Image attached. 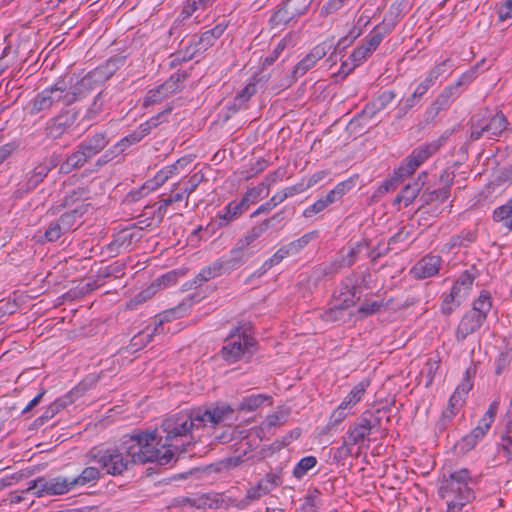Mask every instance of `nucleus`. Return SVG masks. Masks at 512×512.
<instances>
[{
	"instance_id": "1",
	"label": "nucleus",
	"mask_w": 512,
	"mask_h": 512,
	"mask_svg": "<svg viewBox=\"0 0 512 512\" xmlns=\"http://www.w3.org/2000/svg\"><path fill=\"white\" fill-rule=\"evenodd\" d=\"M154 432H136L125 435L120 444L107 449L91 452L92 459L110 475H122L135 463L155 462L167 465L171 462L169 450H159L155 447Z\"/></svg>"
},
{
	"instance_id": "2",
	"label": "nucleus",
	"mask_w": 512,
	"mask_h": 512,
	"mask_svg": "<svg viewBox=\"0 0 512 512\" xmlns=\"http://www.w3.org/2000/svg\"><path fill=\"white\" fill-rule=\"evenodd\" d=\"M233 413L229 405H211L200 407L191 412H181L165 419L162 423L166 433L165 442L160 445L161 439L156 436L155 447L159 450H169L171 460L175 453H183L193 443V429L200 427H215L227 420ZM152 432L157 435L156 431Z\"/></svg>"
},
{
	"instance_id": "3",
	"label": "nucleus",
	"mask_w": 512,
	"mask_h": 512,
	"mask_svg": "<svg viewBox=\"0 0 512 512\" xmlns=\"http://www.w3.org/2000/svg\"><path fill=\"white\" fill-rule=\"evenodd\" d=\"M105 79L104 73L100 69H95L77 81L76 84L68 86L64 79L58 80L48 91L52 106H69L74 103L78 97L95 88L96 84Z\"/></svg>"
},
{
	"instance_id": "4",
	"label": "nucleus",
	"mask_w": 512,
	"mask_h": 512,
	"mask_svg": "<svg viewBox=\"0 0 512 512\" xmlns=\"http://www.w3.org/2000/svg\"><path fill=\"white\" fill-rule=\"evenodd\" d=\"M475 478L466 468L443 474L439 493L443 499L451 500L452 505H466L475 498Z\"/></svg>"
},
{
	"instance_id": "5",
	"label": "nucleus",
	"mask_w": 512,
	"mask_h": 512,
	"mask_svg": "<svg viewBox=\"0 0 512 512\" xmlns=\"http://www.w3.org/2000/svg\"><path fill=\"white\" fill-rule=\"evenodd\" d=\"M368 247L369 242L366 239L350 242L339 250L334 260L329 263L319 264L315 267L314 274H316L318 278L335 275L342 268L352 266L357 261L360 253Z\"/></svg>"
},
{
	"instance_id": "6",
	"label": "nucleus",
	"mask_w": 512,
	"mask_h": 512,
	"mask_svg": "<svg viewBox=\"0 0 512 512\" xmlns=\"http://www.w3.org/2000/svg\"><path fill=\"white\" fill-rule=\"evenodd\" d=\"M255 339L244 327L235 328L225 339L221 355L228 363H235L251 355Z\"/></svg>"
},
{
	"instance_id": "7",
	"label": "nucleus",
	"mask_w": 512,
	"mask_h": 512,
	"mask_svg": "<svg viewBox=\"0 0 512 512\" xmlns=\"http://www.w3.org/2000/svg\"><path fill=\"white\" fill-rule=\"evenodd\" d=\"M72 477L57 476L54 478L39 477L29 482L26 491H33V494L41 498L46 495H62L74 490Z\"/></svg>"
},
{
	"instance_id": "8",
	"label": "nucleus",
	"mask_w": 512,
	"mask_h": 512,
	"mask_svg": "<svg viewBox=\"0 0 512 512\" xmlns=\"http://www.w3.org/2000/svg\"><path fill=\"white\" fill-rule=\"evenodd\" d=\"M440 146L441 143L438 140L415 148L398 168L397 173L399 176L406 177L413 174L420 165L439 150Z\"/></svg>"
},
{
	"instance_id": "9",
	"label": "nucleus",
	"mask_w": 512,
	"mask_h": 512,
	"mask_svg": "<svg viewBox=\"0 0 512 512\" xmlns=\"http://www.w3.org/2000/svg\"><path fill=\"white\" fill-rule=\"evenodd\" d=\"M311 5V0H285L272 14L270 23L274 27L287 24L291 20L304 15Z\"/></svg>"
},
{
	"instance_id": "10",
	"label": "nucleus",
	"mask_w": 512,
	"mask_h": 512,
	"mask_svg": "<svg viewBox=\"0 0 512 512\" xmlns=\"http://www.w3.org/2000/svg\"><path fill=\"white\" fill-rule=\"evenodd\" d=\"M170 111L171 109H166L158 115L153 116L146 122L140 124L138 128L135 129L132 133L121 139L117 143L116 148L122 152L129 146L140 142L145 136L150 134L152 129L156 128L160 123L166 121V117Z\"/></svg>"
},
{
	"instance_id": "11",
	"label": "nucleus",
	"mask_w": 512,
	"mask_h": 512,
	"mask_svg": "<svg viewBox=\"0 0 512 512\" xmlns=\"http://www.w3.org/2000/svg\"><path fill=\"white\" fill-rule=\"evenodd\" d=\"M384 39V33L378 27L374 28L351 53L349 59L354 67L365 62L378 48Z\"/></svg>"
},
{
	"instance_id": "12",
	"label": "nucleus",
	"mask_w": 512,
	"mask_h": 512,
	"mask_svg": "<svg viewBox=\"0 0 512 512\" xmlns=\"http://www.w3.org/2000/svg\"><path fill=\"white\" fill-rule=\"evenodd\" d=\"M184 78H185L184 75L176 73V74H173L163 84L159 85L158 87H156L154 89H150L146 93V95L143 99V106L149 107V106L155 105L157 103H160L165 98H167L170 95L179 91L180 90L179 82L183 81Z\"/></svg>"
},
{
	"instance_id": "13",
	"label": "nucleus",
	"mask_w": 512,
	"mask_h": 512,
	"mask_svg": "<svg viewBox=\"0 0 512 512\" xmlns=\"http://www.w3.org/2000/svg\"><path fill=\"white\" fill-rule=\"evenodd\" d=\"M332 44L328 42H321L314 46L308 54H306L294 67L292 71V76L294 79H298L304 76L309 70L314 68L316 64L323 59Z\"/></svg>"
},
{
	"instance_id": "14",
	"label": "nucleus",
	"mask_w": 512,
	"mask_h": 512,
	"mask_svg": "<svg viewBox=\"0 0 512 512\" xmlns=\"http://www.w3.org/2000/svg\"><path fill=\"white\" fill-rule=\"evenodd\" d=\"M355 295L347 289L341 292L339 297L331 304V306L322 314V319L326 322H337L343 320L346 311L354 306Z\"/></svg>"
},
{
	"instance_id": "15",
	"label": "nucleus",
	"mask_w": 512,
	"mask_h": 512,
	"mask_svg": "<svg viewBox=\"0 0 512 512\" xmlns=\"http://www.w3.org/2000/svg\"><path fill=\"white\" fill-rule=\"evenodd\" d=\"M178 309L179 308L173 309L169 312H166L163 316V319H160L158 322L155 321L153 327L148 326L144 330L139 332L137 335H135L131 339L132 349H134L136 351V350H139V349L145 347L148 343H150L152 341V338L154 335L164 332L163 322L169 321L170 316H174V314H176V311Z\"/></svg>"
},
{
	"instance_id": "16",
	"label": "nucleus",
	"mask_w": 512,
	"mask_h": 512,
	"mask_svg": "<svg viewBox=\"0 0 512 512\" xmlns=\"http://www.w3.org/2000/svg\"><path fill=\"white\" fill-rule=\"evenodd\" d=\"M441 257L428 254L420 259L411 269V274L416 279H425L435 276L441 266Z\"/></svg>"
},
{
	"instance_id": "17",
	"label": "nucleus",
	"mask_w": 512,
	"mask_h": 512,
	"mask_svg": "<svg viewBox=\"0 0 512 512\" xmlns=\"http://www.w3.org/2000/svg\"><path fill=\"white\" fill-rule=\"evenodd\" d=\"M485 321L486 319L482 316H479V314H476L475 311H467L458 324L456 330V339L458 341H463L470 334H473L479 330Z\"/></svg>"
},
{
	"instance_id": "18",
	"label": "nucleus",
	"mask_w": 512,
	"mask_h": 512,
	"mask_svg": "<svg viewBox=\"0 0 512 512\" xmlns=\"http://www.w3.org/2000/svg\"><path fill=\"white\" fill-rule=\"evenodd\" d=\"M372 421V413L369 411L364 412L360 418L349 429V441L351 444H361L366 437L370 434L371 429L374 427Z\"/></svg>"
},
{
	"instance_id": "19",
	"label": "nucleus",
	"mask_w": 512,
	"mask_h": 512,
	"mask_svg": "<svg viewBox=\"0 0 512 512\" xmlns=\"http://www.w3.org/2000/svg\"><path fill=\"white\" fill-rule=\"evenodd\" d=\"M250 255L251 254L247 251V248L242 247L241 243L237 242L236 247L233 248L228 255L219 258L218 261L226 273L241 267L246 263Z\"/></svg>"
},
{
	"instance_id": "20",
	"label": "nucleus",
	"mask_w": 512,
	"mask_h": 512,
	"mask_svg": "<svg viewBox=\"0 0 512 512\" xmlns=\"http://www.w3.org/2000/svg\"><path fill=\"white\" fill-rule=\"evenodd\" d=\"M89 207L90 204L88 203H80L73 210L62 214L58 219L61 228L65 232L74 230L82 223L81 218L88 211Z\"/></svg>"
},
{
	"instance_id": "21",
	"label": "nucleus",
	"mask_w": 512,
	"mask_h": 512,
	"mask_svg": "<svg viewBox=\"0 0 512 512\" xmlns=\"http://www.w3.org/2000/svg\"><path fill=\"white\" fill-rule=\"evenodd\" d=\"M168 176L164 173L163 169L157 172L153 179L147 180L139 189L131 191L128 195L131 201H138L142 197L148 195L150 192L162 186L167 180Z\"/></svg>"
},
{
	"instance_id": "22",
	"label": "nucleus",
	"mask_w": 512,
	"mask_h": 512,
	"mask_svg": "<svg viewBox=\"0 0 512 512\" xmlns=\"http://www.w3.org/2000/svg\"><path fill=\"white\" fill-rule=\"evenodd\" d=\"M461 83H457L454 86L446 88L432 103L427 113L435 117L441 110L448 108L451 102L458 96L459 87Z\"/></svg>"
},
{
	"instance_id": "23",
	"label": "nucleus",
	"mask_w": 512,
	"mask_h": 512,
	"mask_svg": "<svg viewBox=\"0 0 512 512\" xmlns=\"http://www.w3.org/2000/svg\"><path fill=\"white\" fill-rule=\"evenodd\" d=\"M109 143L107 136L104 133H96L87 137L79 144V147L85 152L86 156L91 159L99 154Z\"/></svg>"
},
{
	"instance_id": "24",
	"label": "nucleus",
	"mask_w": 512,
	"mask_h": 512,
	"mask_svg": "<svg viewBox=\"0 0 512 512\" xmlns=\"http://www.w3.org/2000/svg\"><path fill=\"white\" fill-rule=\"evenodd\" d=\"M426 177L427 174L423 172L419 175L417 181L411 184H407L398 194V196L395 199V202L404 203L405 207L410 205L418 196Z\"/></svg>"
},
{
	"instance_id": "25",
	"label": "nucleus",
	"mask_w": 512,
	"mask_h": 512,
	"mask_svg": "<svg viewBox=\"0 0 512 512\" xmlns=\"http://www.w3.org/2000/svg\"><path fill=\"white\" fill-rule=\"evenodd\" d=\"M474 280L475 276L470 271H464L453 284L451 292L463 302L470 294Z\"/></svg>"
},
{
	"instance_id": "26",
	"label": "nucleus",
	"mask_w": 512,
	"mask_h": 512,
	"mask_svg": "<svg viewBox=\"0 0 512 512\" xmlns=\"http://www.w3.org/2000/svg\"><path fill=\"white\" fill-rule=\"evenodd\" d=\"M247 206L244 204L242 200L239 202H230L223 211L218 214V225L225 226L229 222L238 218L242 213L247 210Z\"/></svg>"
},
{
	"instance_id": "27",
	"label": "nucleus",
	"mask_w": 512,
	"mask_h": 512,
	"mask_svg": "<svg viewBox=\"0 0 512 512\" xmlns=\"http://www.w3.org/2000/svg\"><path fill=\"white\" fill-rule=\"evenodd\" d=\"M100 470L93 466H88L82 470L77 477H72L74 488L85 486H94L100 479Z\"/></svg>"
},
{
	"instance_id": "28",
	"label": "nucleus",
	"mask_w": 512,
	"mask_h": 512,
	"mask_svg": "<svg viewBox=\"0 0 512 512\" xmlns=\"http://www.w3.org/2000/svg\"><path fill=\"white\" fill-rule=\"evenodd\" d=\"M473 387V382L471 379V374L469 370H466L461 382L456 387L454 393L451 395L452 406L463 405L465 402V398L469 391Z\"/></svg>"
},
{
	"instance_id": "29",
	"label": "nucleus",
	"mask_w": 512,
	"mask_h": 512,
	"mask_svg": "<svg viewBox=\"0 0 512 512\" xmlns=\"http://www.w3.org/2000/svg\"><path fill=\"white\" fill-rule=\"evenodd\" d=\"M215 42L216 40L208 30L203 32L199 37L193 38V51L189 53V55L183 56L182 60L186 61L194 58L197 53L205 52L208 48L212 47Z\"/></svg>"
},
{
	"instance_id": "30",
	"label": "nucleus",
	"mask_w": 512,
	"mask_h": 512,
	"mask_svg": "<svg viewBox=\"0 0 512 512\" xmlns=\"http://www.w3.org/2000/svg\"><path fill=\"white\" fill-rule=\"evenodd\" d=\"M396 95L393 91L387 90L382 92L373 102L368 104L364 113L372 117L375 113L385 109L395 99Z\"/></svg>"
},
{
	"instance_id": "31",
	"label": "nucleus",
	"mask_w": 512,
	"mask_h": 512,
	"mask_svg": "<svg viewBox=\"0 0 512 512\" xmlns=\"http://www.w3.org/2000/svg\"><path fill=\"white\" fill-rule=\"evenodd\" d=\"M492 218L495 222L501 223L508 231H512V201H507L494 209Z\"/></svg>"
},
{
	"instance_id": "32",
	"label": "nucleus",
	"mask_w": 512,
	"mask_h": 512,
	"mask_svg": "<svg viewBox=\"0 0 512 512\" xmlns=\"http://www.w3.org/2000/svg\"><path fill=\"white\" fill-rule=\"evenodd\" d=\"M507 124L505 116L502 113H496L484 123V129L490 137H497L506 129Z\"/></svg>"
},
{
	"instance_id": "33",
	"label": "nucleus",
	"mask_w": 512,
	"mask_h": 512,
	"mask_svg": "<svg viewBox=\"0 0 512 512\" xmlns=\"http://www.w3.org/2000/svg\"><path fill=\"white\" fill-rule=\"evenodd\" d=\"M368 383L360 382L355 385L351 391L345 396V398L340 403L343 407L351 411V409L361 401L362 397L365 394Z\"/></svg>"
},
{
	"instance_id": "34",
	"label": "nucleus",
	"mask_w": 512,
	"mask_h": 512,
	"mask_svg": "<svg viewBox=\"0 0 512 512\" xmlns=\"http://www.w3.org/2000/svg\"><path fill=\"white\" fill-rule=\"evenodd\" d=\"M89 158L86 156L85 152L78 146L77 150L74 151L66 161L61 165V170L69 173L74 169L82 167Z\"/></svg>"
},
{
	"instance_id": "35",
	"label": "nucleus",
	"mask_w": 512,
	"mask_h": 512,
	"mask_svg": "<svg viewBox=\"0 0 512 512\" xmlns=\"http://www.w3.org/2000/svg\"><path fill=\"white\" fill-rule=\"evenodd\" d=\"M225 273L218 259L214 261L209 266L203 268L195 277L194 283L196 285H201L204 282L209 281L215 277L220 276Z\"/></svg>"
},
{
	"instance_id": "36",
	"label": "nucleus",
	"mask_w": 512,
	"mask_h": 512,
	"mask_svg": "<svg viewBox=\"0 0 512 512\" xmlns=\"http://www.w3.org/2000/svg\"><path fill=\"white\" fill-rule=\"evenodd\" d=\"M268 400H270V397L265 394L249 395L239 402L237 409L240 411L253 412Z\"/></svg>"
},
{
	"instance_id": "37",
	"label": "nucleus",
	"mask_w": 512,
	"mask_h": 512,
	"mask_svg": "<svg viewBox=\"0 0 512 512\" xmlns=\"http://www.w3.org/2000/svg\"><path fill=\"white\" fill-rule=\"evenodd\" d=\"M492 308L491 295L488 291H481L479 297L474 300L472 308L469 311H475L476 314L487 319V315Z\"/></svg>"
},
{
	"instance_id": "38",
	"label": "nucleus",
	"mask_w": 512,
	"mask_h": 512,
	"mask_svg": "<svg viewBox=\"0 0 512 512\" xmlns=\"http://www.w3.org/2000/svg\"><path fill=\"white\" fill-rule=\"evenodd\" d=\"M353 183L351 181H343L338 183L332 190H330L325 196L321 197L327 206L339 201L342 197L352 188Z\"/></svg>"
},
{
	"instance_id": "39",
	"label": "nucleus",
	"mask_w": 512,
	"mask_h": 512,
	"mask_svg": "<svg viewBox=\"0 0 512 512\" xmlns=\"http://www.w3.org/2000/svg\"><path fill=\"white\" fill-rule=\"evenodd\" d=\"M353 183L351 181H343L338 183L332 190H330L325 196L321 197L327 206L339 201L342 197L352 188Z\"/></svg>"
},
{
	"instance_id": "40",
	"label": "nucleus",
	"mask_w": 512,
	"mask_h": 512,
	"mask_svg": "<svg viewBox=\"0 0 512 512\" xmlns=\"http://www.w3.org/2000/svg\"><path fill=\"white\" fill-rule=\"evenodd\" d=\"M272 219L264 220L260 225L253 227L243 238L238 242L241 243L242 247L248 248L257 238H259L269 227Z\"/></svg>"
},
{
	"instance_id": "41",
	"label": "nucleus",
	"mask_w": 512,
	"mask_h": 512,
	"mask_svg": "<svg viewBox=\"0 0 512 512\" xmlns=\"http://www.w3.org/2000/svg\"><path fill=\"white\" fill-rule=\"evenodd\" d=\"M316 236H317L316 232H310V233L304 234L300 238L290 242L289 244H287L285 246L287 247L288 252L292 256V255L299 253L302 249H304L310 243V241H312L313 239L316 238Z\"/></svg>"
},
{
	"instance_id": "42",
	"label": "nucleus",
	"mask_w": 512,
	"mask_h": 512,
	"mask_svg": "<svg viewBox=\"0 0 512 512\" xmlns=\"http://www.w3.org/2000/svg\"><path fill=\"white\" fill-rule=\"evenodd\" d=\"M317 464V459L314 456H306L302 458L293 469V476L301 479L309 470L314 468Z\"/></svg>"
},
{
	"instance_id": "43",
	"label": "nucleus",
	"mask_w": 512,
	"mask_h": 512,
	"mask_svg": "<svg viewBox=\"0 0 512 512\" xmlns=\"http://www.w3.org/2000/svg\"><path fill=\"white\" fill-rule=\"evenodd\" d=\"M52 107L53 106L50 101L48 91L44 89L41 93L37 94V96L33 99L31 112L36 114L41 111L48 110Z\"/></svg>"
},
{
	"instance_id": "44",
	"label": "nucleus",
	"mask_w": 512,
	"mask_h": 512,
	"mask_svg": "<svg viewBox=\"0 0 512 512\" xmlns=\"http://www.w3.org/2000/svg\"><path fill=\"white\" fill-rule=\"evenodd\" d=\"M269 186L270 183L266 184L265 182H262L258 186L248 189L241 200L244 202L247 208H249L251 203L257 202L258 199L262 197L263 192L268 190Z\"/></svg>"
},
{
	"instance_id": "45",
	"label": "nucleus",
	"mask_w": 512,
	"mask_h": 512,
	"mask_svg": "<svg viewBox=\"0 0 512 512\" xmlns=\"http://www.w3.org/2000/svg\"><path fill=\"white\" fill-rule=\"evenodd\" d=\"M203 179L204 175L201 172H196L184 183L181 192L184 193L186 206L188 205L189 196L197 189Z\"/></svg>"
},
{
	"instance_id": "46",
	"label": "nucleus",
	"mask_w": 512,
	"mask_h": 512,
	"mask_svg": "<svg viewBox=\"0 0 512 512\" xmlns=\"http://www.w3.org/2000/svg\"><path fill=\"white\" fill-rule=\"evenodd\" d=\"M499 408V402L493 401L484 416L480 419L477 426L481 427L484 431L488 432L494 422L495 416Z\"/></svg>"
},
{
	"instance_id": "47",
	"label": "nucleus",
	"mask_w": 512,
	"mask_h": 512,
	"mask_svg": "<svg viewBox=\"0 0 512 512\" xmlns=\"http://www.w3.org/2000/svg\"><path fill=\"white\" fill-rule=\"evenodd\" d=\"M461 304L462 301L450 291L442 297L441 311L445 315H450Z\"/></svg>"
},
{
	"instance_id": "48",
	"label": "nucleus",
	"mask_w": 512,
	"mask_h": 512,
	"mask_svg": "<svg viewBox=\"0 0 512 512\" xmlns=\"http://www.w3.org/2000/svg\"><path fill=\"white\" fill-rule=\"evenodd\" d=\"M291 256L286 246L281 247L277 252L273 254L271 258L264 262L262 272H259L258 276H261L266 270L270 269L274 265L279 264L284 258Z\"/></svg>"
},
{
	"instance_id": "49",
	"label": "nucleus",
	"mask_w": 512,
	"mask_h": 512,
	"mask_svg": "<svg viewBox=\"0 0 512 512\" xmlns=\"http://www.w3.org/2000/svg\"><path fill=\"white\" fill-rule=\"evenodd\" d=\"M286 421V415L282 412H276L268 415L261 424V429L270 431L272 428L282 425Z\"/></svg>"
},
{
	"instance_id": "50",
	"label": "nucleus",
	"mask_w": 512,
	"mask_h": 512,
	"mask_svg": "<svg viewBox=\"0 0 512 512\" xmlns=\"http://www.w3.org/2000/svg\"><path fill=\"white\" fill-rule=\"evenodd\" d=\"M418 102L412 94L407 98H402L396 107V117L403 118Z\"/></svg>"
},
{
	"instance_id": "51",
	"label": "nucleus",
	"mask_w": 512,
	"mask_h": 512,
	"mask_svg": "<svg viewBox=\"0 0 512 512\" xmlns=\"http://www.w3.org/2000/svg\"><path fill=\"white\" fill-rule=\"evenodd\" d=\"M449 197V189L442 188L438 190H433L430 192H424L421 196V201L423 204H429L430 202L439 200L441 202L445 201Z\"/></svg>"
},
{
	"instance_id": "52",
	"label": "nucleus",
	"mask_w": 512,
	"mask_h": 512,
	"mask_svg": "<svg viewBox=\"0 0 512 512\" xmlns=\"http://www.w3.org/2000/svg\"><path fill=\"white\" fill-rule=\"evenodd\" d=\"M449 59L442 61L441 63L435 65L427 74L426 79L430 80V82L434 85L435 81L444 73H446L451 65L449 64Z\"/></svg>"
},
{
	"instance_id": "53",
	"label": "nucleus",
	"mask_w": 512,
	"mask_h": 512,
	"mask_svg": "<svg viewBox=\"0 0 512 512\" xmlns=\"http://www.w3.org/2000/svg\"><path fill=\"white\" fill-rule=\"evenodd\" d=\"M512 353L510 351L501 352L495 359V372L497 375L502 374L510 365Z\"/></svg>"
},
{
	"instance_id": "54",
	"label": "nucleus",
	"mask_w": 512,
	"mask_h": 512,
	"mask_svg": "<svg viewBox=\"0 0 512 512\" xmlns=\"http://www.w3.org/2000/svg\"><path fill=\"white\" fill-rule=\"evenodd\" d=\"M256 83H248L235 97L236 105H243L256 93Z\"/></svg>"
},
{
	"instance_id": "55",
	"label": "nucleus",
	"mask_w": 512,
	"mask_h": 512,
	"mask_svg": "<svg viewBox=\"0 0 512 512\" xmlns=\"http://www.w3.org/2000/svg\"><path fill=\"white\" fill-rule=\"evenodd\" d=\"M206 8L202 5L200 0H186L182 8L183 19L189 18L195 12L204 11Z\"/></svg>"
},
{
	"instance_id": "56",
	"label": "nucleus",
	"mask_w": 512,
	"mask_h": 512,
	"mask_svg": "<svg viewBox=\"0 0 512 512\" xmlns=\"http://www.w3.org/2000/svg\"><path fill=\"white\" fill-rule=\"evenodd\" d=\"M269 493V488L263 481H260L256 486L247 490L246 498L249 501L259 500L261 497Z\"/></svg>"
},
{
	"instance_id": "57",
	"label": "nucleus",
	"mask_w": 512,
	"mask_h": 512,
	"mask_svg": "<svg viewBox=\"0 0 512 512\" xmlns=\"http://www.w3.org/2000/svg\"><path fill=\"white\" fill-rule=\"evenodd\" d=\"M66 233L62 228L59 221L51 222L47 227L44 237L47 241L53 242L58 240L62 234Z\"/></svg>"
},
{
	"instance_id": "58",
	"label": "nucleus",
	"mask_w": 512,
	"mask_h": 512,
	"mask_svg": "<svg viewBox=\"0 0 512 512\" xmlns=\"http://www.w3.org/2000/svg\"><path fill=\"white\" fill-rule=\"evenodd\" d=\"M68 403H69L68 397H63V398L57 399L56 401H54L52 404L49 405V407L44 412L42 418H45V419L52 418L61 409L65 408Z\"/></svg>"
},
{
	"instance_id": "59",
	"label": "nucleus",
	"mask_w": 512,
	"mask_h": 512,
	"mask_svg": "<svg viewBox=\"0 0 512 512\" xmlns=\"http://www.w3.org/2000/svg\"><path fill=\"white\" fill-rule=\"evenodd\" d=\"M349 410L343 407L341 404L331 413L328 426L335 427L345 420L349 414Z\"/></svg>"
},
{
	"instance_id": "60",
	"label": "nucleus",
	"mask_w": 512,
	"mask_h": 512,
	"mask_svg": "<svg viewBox=\"0 0 512 512\" xmlns=\"http://www.w3.org/2000/svg\"><path fill=\"white\" fill-rule=\"evenodd\" d=\"M350 0H329L321 8V15L328 16L338 12L343 8Z\"/></svg>"
},
{
	"instance_id": "61",
	"label": "nucleus",
	"mask_w": 512,
	"mask_h": 512,
	"mask_svg": "<svg viewBox=\"0 0 512 512\" xmlns=\"http://www.w3.org/2000/svg\"><path fill=\"white\" fill-rule=\"evenodd\" d=\"M188 163H189L188 159L180 158L175 163L165 166L162 169H163L164 173H166V175L170 179L174 175L179 174L180 170L184 169Z\"/></svg>"
},
{
	"instance_id": "62",
	"label": "nucleus",
	"mask_w": 512,
	"mask_h": 512,
	"mask_svg": "<svg viewBox=\"0 0 512 512\" xmlns=\"http://www.w3.org/2000/svg\"><path fill=\"white\" fill-rule=\"evenodd\" d=\"M383 307V302L380 301H365L359 307V313L364 316H369L377 313Z\"/></svg>"
},
{
	"instance_id": "63",
	"label": "nucleus",
	"mask_w": 512,
	"mask_h": 512,
	"mask_svg": "<svg viewBox=\"0 0 512 512\" xmlns=\"http://www.w3.org/2000/svg\"><path fill=\"white\" fill-rule=\"evenodd\" d=\"M328 206L326 205V203L324 202V200L322 198L318 199L316 202H314L312 205L308 206L304 211H303V216L305 218H312L314 217L316 214L324 211Z\"/></svg>"
},
{
	"instance_id": "64",
	"label": "nucleus",
	"mask_w": 512,
	"mask_h": 512,
	"mask_svg": "<svg viewBox=\"0 0 512 512\" xmlns=\"http://www.w3.org/2000/svg\"><path fill=\"white\" fill-rule=\"evenodd\" d=\"M486 431H484L481 427L476 426L469 435H467L463 441L467 444L469 447H474L476 443L482 439L486 435Z\"/></svg>"
}]
</instances>
